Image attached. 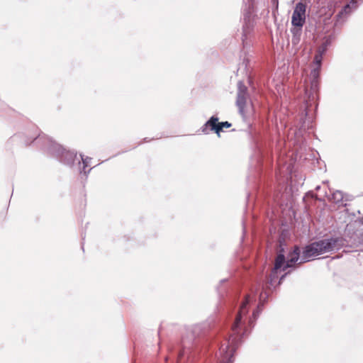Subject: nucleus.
Here are the masks:
<instances>
[{
  "label": "nucleus",
  "mask_w": 363,
  "mask_h": 363,
  "mask_svg": "<svg viewBox=\"0 0 363 363\" xmlns=\"http://www.w3.org/2000/svg\"><path fill=\"white\" fill-rule=\"evenodd\" d=\"M344 239L341 237H330L318 240L303 248L301 257H300L299 248L295 247L294 250L288 255L286 262H285L284 255L279 253L275 259L269 284L272 285V282L276 279L277 271L281 267H284L283 270H285L287 268L292 267L298 260H300L299 263H303L320 255L337 251L344 246Z\"/></svg>",
  "instance_id": "f257e3e1"
},
{
  "label": "nucleus",
  "mask_w": 363,
  "mask_h": 363,
  "mask_svg": "<svg viewBox=\"0 0 363 363\" xmlns=\"http://www.w3.org/2000/svg\"><path fill=\"white\" fill-rule=\"evenodd\" d=\"M250 301V295L245 296V301L242 303L238 315L235 318V322L232 325V330L233 335H231L225 344H223L220 347L219 352L222 357L221 361L224 363H233V355L236 347L238 345L237 338L235 335H238L240 332L241 326L242 325V318L248 313L247 306Z\"/></svg>",
  "instance_id": "f03ea898"
},
{
  "label": "nucleus",
  "mask_w": 363,
  "mask_h": 363,
  "mask_svg": "<svg viewBox=\"0 0 363 363\" xmlns=\"http://www.w3.org/2000/svg\"><path fill=\"white\" fill-rule=\"evenodd\" d=\"M320 68H313L310 74V89L306 88V94L307 99H306L305 116H306L311 111L310 108L312 104L315 103L318 99V91L319 89V75Z\"/></svg>",
  "instance_id": "7ed1b4c3"
},
{
  "label": "nucleus",
  "mask_w": 363,
  "mask_h": 363,
  "mask_svg": "<svg viewBox=\"0 0 363 363\" xmlns=\"http://www.w3.org/2000/svg\"><path fill=\"white\" fill-rule=\"evenodd\" d=\"M47 150L59 159L61 162L69 166L73 164L77 157V153L75 152L66 150L61 145L51 140H48Z\"/></svg>",
  "instance_id": "20e7f679"
},
{
  "label": "nucleus",
  "mask_w": 363,
  "mask_h": 363,
  "mask_svg": "<svg viewBox=\"0 0 363 363\" xmlns=\"http://www.w3.org/2000/svg\"><path fill=\"white\" fill-rule=\"evenodd\" d=\"M249 95L247 93V88L242 82L238 83V93L236 105L238 108L239 112L242 116H245L247 112V107L248 106Z\"/></svg>",
  "instance_id": "39448f33"
},
{
  "label": "nucleus",
  "mask_w": 363,
  "mask_h": 363,
  "mask_svg": "<svg viewBox=\"0 0 363 363\" xmlns=\"http://www.w3.org/2000/svg\"><path fill=\"white\" fill-rule=\"evenodd\" d=\"M306 4L302 2L296 4L291 17L294 26L303 27L306 21Z\"/></svg>",
  "instance_id": "423d86ee"
},
{
  "label": "nucleus",
  "mask_w": 363,
  "mask_h": 363,
  "mask_svg": "<svg viewBox=\"0 0 363 363\" xmlns=\"http://www.w3.org/2000/svg\"><path fill=\"white\" fill-rule=\"evenodd\" d=\"M254 28V19L249 11L244 15V25L242 27V40L244 45H247V40L250 38Z\"/></svg>",
  "instance_id": "0eeeda50"
},
{
  "label": "nucleus",
  "mask_w": 363,
  "mask_h": 363,
  "mask_svg": "<svg viewBox=\"0 0 363 363\" xmlns=\"http://www.w3.org/2000/svg\"><path fill=\"white\" fill-rule=\"evenodd\" d=\"M218 118L216 116L211 117L210 119L202 126L201 131L205 134H208L209 130H212L218 135Z\"/></svg>",
  "instance_id": "6e6552de"
},
{
  "label": "nucleus",
  "mask_w": 363,
  "mask_h": 363,
  "mask_svg": "<svg viewBox=\"0 0 363 363\" xmlns=\"http://www.w3.org/2000/svg\"><path fill=\"white\" fill-rule=\"evenodd\" d=\"M357 7V2L356 0H351L350 4H346L342 10L338 13L337 17L338 21L344 18L349 15L353 10Z\"/></svg>",
  "instance_id": "1a4fd4ad"
},
{
  "label": "nucleus",
  "mask_w": 363,
  "mask_h": 363,
  "mask_svg": "<svg viewBox=\"0 0 363 363\" xmlns=\"http://www.w3.org/2000/svg\"><path fill=\"white\" fill-rule=\"evenodd\" d=\"M291 33L293 34L291 42L293 44H298L300 41L301 33H302V27L294 26V28L291 29Z\"/></svg>",
  "instance_id": "9d476101"
},
{
  "label": "nucleus",
  "mask_w": 363,
  "mask_h": 363,
  "mask_svg": "<svg viewBox=\"0 0 363 363\" xmlns=\"http://www.w3.org/2000/svg\"><path fill=\"white\" fill-rule=\"evenodd\" d=\"M327 45L323 44L321 47L318 48V52L315 55V62L316 64V67L320 68L321 66V60H322V55L326 50Z\"/></svg>",
  "instance_id": "9b49d317"
},
{
  "label": "nucleus",
  "mask_w": 363,
  "mask_h": 363,
  "mask_svg": "<svg viewBox=\"0 0 363 363\" xmlns=\"http://www.w3.org/2000/svg\"><path fill=\"white\" fill-rule=\"evenodd\" d=\"M344 195L341 191H335L332 193L331 197L329 198L330 201H333L335 203H340L343 201Z\"/></svg>",
  "instance_id": "f8f14e48"
},
{
  "label": "nucleus",
  "mask_w": 363,
  "mask_h": 363,
  "mask_svg": "<svg viewBox=\"0 0 363 363\" xmlns=\"http://www.w3.org/2000/svg\"><path fill=\"white\" fill-rule=\"evenodd\" d=\"M261 311V304H259L257 308L253 311L252 318L249 320V325L250 326L252 325L253 321L257 318Z\"/></svg>",
  "instance_id": "ddd939ff"
},
{
  "label": "nucleus",
  "mask_w": 363,
  "mask_h": 363,
  "mask_svg": "<svg viewBox=\"0 0 363 363\" xmlns=\"http://www.w3.org/2000/svg\"><path fill=\"white\" fill-rule=\"evenodd\" d=\"M218 135H219L220 132L223 130L224 128H230L231 126V123H228V121L225 122H218Z\"/></svg>",
  "instance_id": "4468645a"
},
{
  "label": "nucleus",
  "mask_w": 363,
  "mask_h": 363,
  "mask_svg": "<svg viewBox=\"0 0 363 363\" xmlns=\"http://www.w3.org/2000/svg\"><path fill=\"white\" fill-rule=\"evenodd\" d=\"M81 158H82V164H83V171H84V173L85 174H86L88 172H86L85 168L87 166H89V162L91 160V158L89 157H83L82 155H81Z\"/></svg>",
  "instance_id": "2eb2a0df"
},
{
  "label": "nucleus",
  "mask_w": 363,
  "mask_h": 363,
  "mask_svg": "<svg viewBox=\"0 0 363 363\" xmlns=\"http://www.w3.org/2000/svg\"><path fill=\"white\" fill-rule=\"evenodd\" d=\"M285 275H283L281 278H280V280H279V283L283 280V279L284 278Z\"/></svg>",
  "instance_id": "dca6fc26"
},
{
  "label": "nucleus",
  "mask_w": 363,
  "mask_h": 363,
  "mask_svg": "<svg viewBox=\"0 0 363 363\" xmlns=\"http://www.w3.org/2000/svg\"><path fill=\"white\" fill-rule=\"evenodd\" d=\"M262 297H263V295H262V294H260V299H262Z\"/></svg>",
  "instance_id": "f3484780"
},
{
  "label": "nucleus",
  "mask_w": 363,
  "mask_h": 363,
  "mask_svg": "<svg viewBox=\"0 0 363 363\" xmlns=\"http://www.w3.org/2000/svg\"><path fill=\"white\" fill-rule=\"evenodd\" d=\"M319 189H320V186H319L316 187V189H317V190H318Z\"/></svg>",
  "instance_id": "a211bd4d"
}]
</instances>
